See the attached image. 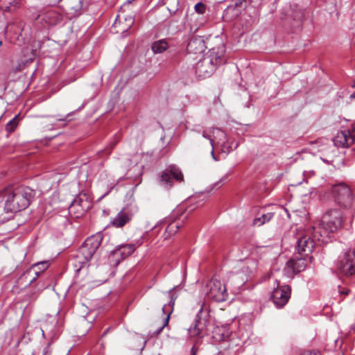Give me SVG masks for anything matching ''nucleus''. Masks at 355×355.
Listing matches in <instances>:
<instances>
[{
  "instance_id": "30",
  "label": "nucleus",
  "mask_w": 355,
  "mask_h": 355,
  "mask_svg": "<svg viewBox=\"0 0 355 355\" xmlns=\"http://www.w3.org/2000/svg\"><path fill=\"white\" fill-rule=\"evenodd\" d=\"M195 10L198 14H204L206 10L205 5L202 3H198L195 5Z\"/></svg>"
},
{
  "instance_id": "8",
  "label": "nucleus",
  "mask_w": 355,
  "mask_h": 355,
  "mask_svg": "<svg viewBox=\"0 0 355 355\" xmlns=\"http://www.w3.org/2000/svg\"><path fill=\"white\" fill-rule=\"evenodd\" d=\"M207 315L203 313V304L196 315L193 324L188 329V335L191 338H202L206 334V327L208 322Z\"/></svg>"
},
{
  "instance_id": "7",
  "label": "nucleus",
  "mask_w": 355,
  "mask_h": 355,
  "mask_svg": "<svg viewBox=\"0 0 355 355\" xmlns=\"http://www.w3.org/2000/svg\"><path fill=\"white\" fill-rule=\"evenodd\" d=\"M205 293L209 299L218 302L225 301L227 292L225 284L216 278H212L206 285Z\"/></svg>"
},
{
  "instance_id": "48",
  "label": "nucleus",
  "mask_w": 355,
  "mask_h": 355,
  "mask_svg": "<svg viewBox=\"0 0 355 355\" xmlns=\"http://www.w3.org/2000/svg\"><path fill=\"white\" fill-rule=\"evenodd\" d=\"M352 87H355V83L352 85Z\"/></svg>"
},
{
  "instance_id": "42",
  "label": "nucleus",
  "mask_w": 355,
  "mask_h": 355,
  "mask_svg": "<svg viewBox=\"0 0 355 355\" xmlns=\"http://www.w3.org/2000/svg\"><path fill=\"white\" fill-rule=\"evenodd\" d=\"M47 353H49V347H46L44 349V355H46Z\"/></svg>"
},
{
  "instance_id": "27",
  "label": "nucleus",
  "mask_w": 355,
  "mask_h": 355,
  "mask_svg": "<svg viewBox=\"0 0 355 355\" xmlns=\"http://www.w3.org/2000/svg\"><path fill=\"white\" fill-rule=\"evenodd\" d=\"M303 17V12L301 10H293L291 13L288 14V17L285 19L287 20L293 19V21H296L297 22H300Z\"/></svg>"
},
{
  "instance_id": "15",
  "label": "nucleus",
  "mask_w": 355,
  "mask_h": 355,
  "mask_svg": "<svg viewBox=\"0 0 355 355\" xmlns=\"http://www.w3.org/2000/svg\"><path fill=\"white\" fill-rule=\"evenodd\" d=\"M333 141L339 148H348L354 142L348 129L338 132Z\"/></svg>"
},
{
  "instance_id": "44",
  "label": "nucleus",
  "mask_w": 355,
  "mask_h": 355,
  "mask_svg": "<svg viewBox=\"0 0 355 355\" xmlns=\"http://www.w3.org/2000/svg\"><path fill=\"white\" fill-rule=\"evenodd\" d=\"M6 89V81L4 80L2 91L4 92Z\"/></svg>"
},
{
  "instance_id": "37",
  "label": "nucleus",
  "mask_w": 355,
  "mask_h": 355,
  "mask_svg": "<svg viewBox=\"0 0 355 355\" xmlns=\"http://www.w3.org/2000/svg\"><path fill=\"white\" fill-rule=\"evenodd\" d=\"M302 355H319V353L314 351L304 352Z\"/></svg>"
},
{
  "instance_id": "38",
  "label": "nucleus",
  "mask_w": 355,
  "mask_h": 355,
  "mask_svg": "<svg viewBox=\"0 0 355 355\" xmlns=\"http://www.w3.org/2000/svg\"><path fill=\"white\" fill-rule=\"evenodd\" d=\"M245 0H237L235 3V7H239Z\"/></svg>"
},
{
  "instance_id": "13",
  "label": "nucleus",
  "mask_w": 355,
  "mask_h": 355,
  "mask_svg": "<svg viewBox=\"0 0 355 355\" xmlns=\"http://www.w3.org/2000/svg\"><path fill=\"white\" fill-rule=\"evenodd\" d=\"M209 132L212 134V138L214 139V146L220 145L221 150L225 153H229L232 150V146L227 142V135L225 132L219 128H210Z\"/></svg>"
},
{
  "instance_id": "12",
  "label": "nucleus",
  "mask_w": 355,
  "mask_h": 355,
  "mask_svg": "<svg viewBox=\"0 0 355 355\" xmlns=\"http://www.w3.org/2000/svg\"><path fill=\"white\" fill-rule=\"evenodd\" d=\"M172 178L178 180H183V175L180 170L175 166H171L160 176V184L165 187H171Z\"/></svg>"
},
{
  "instance_id": "36",
  "label": "nucleus",
  "mask_w": 355,
  "mask_h": 355,
  "mask_svg": "<svg viewBox=\"0 0 355 355\" xmlns=\"http://www.w3.org/2000/svg\"><path fill=\"white\" fill-rule=\"evenodd\" d=\"M227 179V175H225L216 183V184L218 185L219 187L223 185L226 182Z\"/></svg>"
},
{
  "instance_id": "47",
  "label": "nucleus",
  "mask_w": 355,
  "mask_h": 355,
  "mask_svg": "<svg viewBox=\"0 0 355 355\" xmlns=\"http://www.w3.org/2000/svg\"><path fill=\"white\" fill-rule=\"evenodd\" d=\"M132 0H128V3H131Z\"/></svg>"
},
{
  "instance_id": "17",
  "label": "nucleus",
  "mask_w": 355,
  "mask_h": 355,
  "mask_svg": "<svg viewBox=\"0 0 355 355\" xmlns=\"http://www.w3.org/2000/svg\"><path fill=\"white\" fill-rule=\"evenodd\" d=\"M132 215L128 208H124L112 219L111 224L115 227H122L131 220Z\"/></svg>"
},
{
  "instance_id": "21",
  "label": "nucleus",
  "mask_w": 355,
  "mask_h": 355,
  "mask_svg": "<svg viewBox=\"0 0 355 355\" xmlns=\"http://www.w3.org/2000/svg\"><path fill=\"white\" fill-rule=\"evenodd\" d=\"M230 335V330L226 327H217L213 331V338L218 342L226 340Z\"/></svg>"
},
{
  "instance_id": "20",
  "label": "nucleus",
  "mask_w": 355,
  "mask_h": 355,
  "mask_svg": "<svg viewBox=\"0 0 355 355\" xmlns=\"http://www.w3.org/2000/svg\"><path fill=\"white\" fill-rule=\"evenodd\" d=\"M182 222L179 220H175L170 222L164 234V239H169L172 236L177 233L178 230L182 226Z\"/></svg>"
},
{
  "instance_id": "6",
  "label": "nucleus",
  "mask_w": 355,
  "mask_h": 355,
  "mask_svg": "<svg viewBox=\"0 0 355 355\" xmlns=\"http://www.w3.org/2000/svg\"><path fill=\"white\" fill-rule=\"evenodd\" d=\"M223 62V60L220 56H205L196 63V75L201 78L209 77L214 72L216 66Z\"/></svg>"
},
{
  "instance_id": "35",
  "label": "nucleus",
  "mask_w": 355,
  "mask_h": 355,
  "mask_svg": "<svg viewBox=\"0 0 355 355\" xmlns=\"http://www.w3.org/2000/svg\"><path fill=\"white\" fill-rule=\"evenodd\" d=\"M78 5L76 7H72L71 9L74 10V13L78 14V11L81 9V0H78Z\"/></svg>"
},
{
  "instance_id": "5",
  "label": "nucleus",
  "mask_w": 355,
  "mask_h": 355,
  "mask_svg": "<svg viewBox=\"0 0 355 355\" xmlns=\"http://www.w3.org/2000/svg\"><path fill=\"white\" fill-rule=\"evenodd\" d=\"M331 193L335 202L343 209H349L353 203V195L350 187L340 183L331 187Z\"/></svg>"
},
{
  "instance_id": "26",
  "label": "nucleus",
  "mask_w": 355,
  "mask_h": 355,
  "mask_svg": "<svg viewBox=\"0 0 355 355\" xmlns=\"http://www.w3.org/2000/svg\"><path fill=\"white\" fill-rule=\"evenodd\" d=\"M273 216L272 213H267L261 215V217H258L254 219L253 224L254 225L261 226L265 223L268 222L271 220Z\"/></svg>"
},
{
  "instance_id": "50",
  "label": "nucleus",
  "mask_w": 355,
  "mask_h": 355,
  "mask_svg": "<svg viewBox=\"0 0 355 355\" xmlns=\"http://www.w3.org/2000/svg\"><path fill=\"white\" fill-rule=\"evenodd\" d=\"M237 146H238V144H236V146H234V148H236Z\"/></svg>"
},
{
  "instance_id": "31",
  "label": "nucleus",
  "mask_w": 355,
  "mask_h": 355,
  "mask_svg": "<svg viewBox=\"0 0 355 355\" xmlns=\"http://www.w3.org/2000/svg\"><path fill=\"white\" fill-rule=\"evenodd\" d=\"M210 134H207L205 131L202 132V136L209 141L211 147L214 146V139L212 137V134L209 132Z\"/></svg>"
},
{
  "instance_id": "45",
  "label": "nucleus",
  "mask_w": 355,
  "mask_h": 355,
  "mask_svg": "<svg viewBox=\"0 0 355 355\" xmlns=\"http://www.w3.org/2000/svg\"><path fill=\"white\" fill-rule=\"evenodd\" d=\"M110 329H107L103 334V336H105L109 331Z\"/></svg>"
},
{
  "instance_id": "43",
  "label": "nucleus",
  "mask_w": 355,
  "mask_h": 355,
  "mask_svg": "<svg viewBox=\"0 0 355 355\" xmlns=\"http://www.w3.org/2000/svg\"><path fill=\"white\" fill-rule=\"evenodd\" d=\"M349 98L352 99V100H355V92L350 95Z\"/></svg>"
},
{
  "instance_id": "14",
  "label": "nucleus",
  "mask_w": 355,
  "mask_h": 355,
  "mask_svg": "<svg viewBox=\"0 0 355 355\" xmlns=\"http://www.w3.org/2000/svg\"><path fill=\"white\" fill-rule=\"evenodd\" d=\"M49 266L50 263L47 261H44L34 263L24 273V276L26 278H27L28 276L33 274V277L29 281V284H31L37 279V278L40 275L41 273H42L49 267Z\"/></svg>"
},
{
  "instance_id": "40",
  "label": "nucleus",
  "mask_w": 355,
  "mask_h": 355,
  "mask_svg": "<svg viewBox=\"0 0 355 355\" xmlns=\"http://www.w3.org/2000/svg\"><path fill=\"white\" fill-rule=\"evenodd\" d=\"M196 349L194 347H193L191 349V355H196Z\"/></svg>"
},
{
  "instance_id": "49",
  "label": "nucleus",
  "mask_w": 355,
  "mask_h": 355,
  "mask_svg": "<svg viewBox=\"0 0 355 355\" xmlns=\"http://www.w3.org/2000/svg\"><path fill=\"white\" fill-rule=\"evenodd\" d=\"M58 121H64V119H58Z\"/></svg>"
},
{
  "instance_id": "32",
  "label": "nucleus",
  "mask_w": 355,
  "mask_h": 355,
  "mask_svg": "<svg viewBox=\"0 0 355 355\" xmlns=\"http://www.w3.org/2000/svg\"><path fill=\"white\" fill-rule=\"evenodd\" d=\"M315 175V171H313V170H311V171H304L303 173V176H304V178L307 180L309 178H310L312 176H314Z\"/></svg>"
},
{
  "instance_id": "2",
  "label": "nucleus",
  "mask_w": 355,
  "mask_h": 355,
  "mask_svg": "<svg viewBox=\"0 0 355 355\" xmlns=\"http://www.w3.org/2000/svg\"><path fill=\"white\" fill-rule=\"evenodd\" d=\"M344 221L343 213L336 209H329L323 215L322 220L313 226V236L321 242H327L329 235L341 228Z\"/></svg>"
},
{
  "instance_id": "11",
  "label": "nucleus",
  "mask_w": 355,
  "mask_h": 355,
  "mask_svg": "<svg viewBox=\"0 0 355 355\" xmlns=\"http://www.w3.org/2000/svg\"><path fill=\"white\" fill-rule=\"evenodd\" d=\"M291 297V288L288 285L279 286L277 283V288L272 293V300L277 308L283 307Z\"/></svg>"
},
{
  "instance_id": "9",
  "label": "nucleus",
  "mask_w": 355,
  "mask_h": 355,
  "mask_svg": "<svg viewBox=\"0 0 355 355\" xmlns=\"http://www.w3.org/2000/svg\"><path fill=\"white\" fill-rule=\"evenodd\" d=\"M136 250V246L133 243H128L117 246L112 251L109 256L110 263L117 266L121 261L131 255Z\"/></svg>"
},
{
  "instance_id": "24",
  "label": "nucleus",
  "mask_w": 355,
  "mask_h": 355,
  "mask_svg": "<svg viewBox=\"0 0 355 355\" xmlns=\"http://www.w3.org/2000/svg\"><path fill=\"white\" fill-rule=\"evenodd\" d=\"M16 0H0V10L10 12L16 8Z\"/></svg>"
},
{
  "instance_id": "3",
  "label": "nucleus",
  "mask_w": 355,
  "mask_h": 355,
  "mask_svg": "<svg viewBox=\"0 0 355 355\" xmlns=\"http://www.w3.org/2000/svg\"><path fill=\"white\" fill-rule=\"evenodd\" d=\"M102 240V235L96 234L88 237L80 247L73 260V265L77 272L88 263L99 248Z\"/></svg>"
},
{
  "instance_id": "29",
  "label": "nucleus",
  "mask_w": 355,
  "mask_h": 355,
  "mask_svg": "<svg viewBox=\"0 0 355 355\" xmlns=\"http://www.w3.org/2000/svg\"><path fill=\"white\" fill-rule=\"evenodd\" d=\"M175 289V287L172 289H171L168 292V295L170 297V301H169V303L167 304L168 306H169V308H172L173 309V306L175 304V301L177 298V295H175L173 292V290Z\"/></svg>"
},
{
  "instance_id": "4",
  "label": "nucleus",
  "mask_w": 355,
  "mask_h": 355,
  "mask_svg": "<svg viewBox=\"0 0 355 355\" xmlns=\"http://www.w3.org/2000/svg\"><path fill=\"white\" fill-rule=\"evenodd\" d=\"M338 272L345 276L355 275V248H349L343 252L335 262Z\"/></svg>"
},
{
  "instance_id": "46",
  "label": "nucleus",
  "mask_w": 355,
  "mask_h": 355,
  "mask_svg": "<svg viewBox=\"0 0 355 355\" xmlns=\"http://www.w3.org/2000/svg\"><path fill=\"white\" fill-rule=\"evenodd\" d=\"M24 31V28H22V29H21V33H20V35H21V36H22V33H23Z\"/></svg>"
},
{
  "instance_id": "22",
  "label": "nucleus",
  "mask_w": 355,
  "mask_h": 355,
  "mask_svg": "<svg viewBox=\"0 0 355 355\" xmlns=\"http://www.w3.org/2000/svg\"><path fill=\"white\" fill-rule=\"evenodd\" d=\"M84 199H86L85 194L83 196L80 195L78 198H75L69 207L70 210L76 207H80V209L84 211L87 210L90 207L89 202H88L86 200H85Z\"/></svg>"
},
{
  "instance_id": "41",
  "label": "nucleus",
  "mask_w": 355,
  "mask_h": 355,
  "mask_svg": "<svg viewBox=\"0 0 355 355\" xmlns=\"http://www.w3.org/2000/svg\"><path fill=\"white\" fill-rule=\"evenodd\" d=\"M119 137H118V136H117V137H116V139L115 142H114V143H112V144H111V145H112V148H113V147L115 146V144L118 142V141H119Z\"/></svg>"
},
{
  "instance_id": "34",
  "label": "nucleus",
  "mask_w": 355,
  "mask_h": 355,
  "mask_svg": "<svg viewBox=\"0 0 355 355\" xmlns=\"http://www.w3.org/2000/svg\"><path fill=\"white\" fill-rule=\"evenodd\" d=\"M329 189H326L324 187H320L316 189V191L315 192L317 193H318V196L320 197V198L322 200V193L323 192H326L327 190H328Z\"/></svg>"
},
{
  "instance_id": "39",
  "label": "nucleus",
  "mask_w": 355,
  "mask_h": 355,
  "mask_svg": "<svg viewBox=\"0 0 355 355\" xmlns=\"http://www.w3.org/2000/svg\"><path fill=\"white\" fill-rule=\"evenodd\" d=\"M214 147H212V150H211V157L212 158L215 160V161H217L218 159L216 157L215 155H214Z\"/></svg>"
},
{
  "instance_id": "18",
  "label": "nucleus",
  "mask_w": 355,
  "mask_h": 355,
  "mask_svg": "<svg viewBox=\"0 0 355 355\" xmlns=\"http://www.w3.org/2000/svg\"><path fill=\"white\" fill-rule=\"evenodd\" d=\"M257 268V262L256 260L250 259L245 261L243 266L241 268V272L238 275L243 274L245 279H243V282L248 281V277L253 274Z\"/></svg>"
},
{
  "instance_id": "19",
  "label": "nucleus",
  "mask_w": 355,
  "mask_h": 355,
  "mask_svg": "<svg viewBox=\"0 0 355 355\" xmlns=\"http://www.w3.org/2000/svg\"><path fill=\"white\" fill-rule=\"evenodd\" d=\"M205 43L200 38L191 40L187 45V51L194 54L201 53L205 50Z\"/></svg>"
},
{
  "instance_id": "16",
  "label": "nucleus",
  "mask_w": 355,
  "mask_h": 355,
  "mask_svg": "<svg viewBox=\"0 0 355 355\" xmlns=\"http://www.w3.org/2000/svg\"><path fill=\"white\" fill-rule=\"evenodd\" d=\"M304 255H295L286 263V268L293 273H297L304 270L306 267V258Z\"/></svg>"
},
{
  "instance_id": "23",
  "label": "nucleus",
  "mask_w": 355,
  "mask_h": 355,
  "mask_svg": "<svg viewBox=\"0 0 355 355\" xmlns=\"http://www.w3.org/2000/svg\"><path fill=\"white\" fill-rule=\"evenodd\" d=\"M168 47V42L164 39L155 41L152 44V50L155 53H161L166 51Z\"/></svg>"
},
{
  "instance_id": "25",
  "label": "nucleus",
  "mask_w": 355,
  "mask_h": 355,
  "mask_svg": "<svg viewBox=\"0 0 355 355\" xmlns=\"http://www.w3.org/2000/svg\"><path fill=\"white\" fill-rule=\"evenodd\" d=\"M162 312L164 314L166 315V317L164 320V323H163L162 326L158 330V333L161 332L162 331V329L168 325L171 314L173 312V309L169 308V306L164 304L162 307Z\"/></svg>"
},
{
  "instance_id": "28",
  "label": "nucleus",
  "mask_w": 355,
  "mask_h": 355,
  "mask_svg": "<svg viewBox=\"0 0 355 355\" xmlns=\"http://www.w3.org/2000/svg\"><path fill=\"white\" fill-rule=\"evenodd\" d=\"M17 116L8 121L6 125V130L8 132H12L17 126Z\"/></svg>"
},
{
  "instance_id": "1",
  "label": "nucleus",
  "mask_w": 355,
  "mask_h": 355,
  "mask_svg": "<svg viewBox=\"0 0 355 355\" xmlns=\"http://www.w3.org/2000/svg\"><path fill=\"white\" fill-rule=\"evenodd\" d=\"M1 195L4 200V211L6 213H16L28 207L33 197V191L24 186L9 187Z\"/></svg>"
},
{
  "instance_id": "10",
  "label": "nucleus",
  "mask_w": 355,
  "mask_h": 355,
  "mask_svg": "<svg viewBox=\"0 0 355 355\" xmlns=\"http://www.w3.org/2000/svg\"><path fill=\"white\" fill-rule=\"evenodd\" d=\"M310 235H304L300 237L297 241L296 250L299 255H304V257H309V255L313 252L315 246V241H319L318 239L313 236V229L311 230Z\"/></svg>"
},
{
  "instance_id": "33",
  "label": "nucleus",
  "mask_w": 355,
  "mask_h": 355,
  "mask_svg": "<svg viewBox=\"0 0 355 355\" xmlns=\"http://www.w3.org/2000/svg\"><path fill=\"white\" fill-rule=\"evenodd\" d=\"M348 130L355 142V121L351 124L350 128Z\"/></svg>"
}]
</instances>
